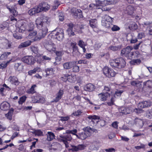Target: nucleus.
Wrapping results in <instances>:
<instances>
[{
    "label": "nucleus",
    "instance_id": "nucleus-1",
    "mask_svg": "<svg viewBox=\"0 0 152 152\" xmlns=\"http://www.w3.org/2000/svg\"><path fill=\"white\" fill-rule=\"evenodd\" d=\"M35 22L37 27L39 31L34 40H40L45 36L48 32V27L49 26L50 20L49 18L44 16L37 18Z\"/></svg>",
    "mask_w": 152,
    "mask_h": 152
},
{
    "label": "nucleus",
    "instance_id": "nucleus-2",
    "mask_svg": "<svg viewBox=\"0 0 152 152\" xmlns=\"http://www.w3.org/2000/svg\"><path fill=\"white\" fill-rule=\"evenodd\" d=\"M110 66L113 68L118 69L123 68L126 64V61L122 57L110 60Z\"/></svg>",
    "mask_w": 152,
    "mask_h": 152
},
{
    "label": "nucleus",
    "instance_id": "nucleus-3",
    "mask_svg": "<svg viewBox=\"0 0 152 152\" xmlns=\"http://www.w3.org/2000/svg\"><path fill=\"white\" fill-rule=\"evenodd\" d=\"M113 19L107 15L103 16L102 20V25L106 28H109L112 25Z\"/></svg>",
    "mask_w": 152,
    "mask_h": 152
},
{
    "label": "nucleus",
    "instance_id": "nucleus-4",
    "mask_svg": "<svg viewBox=\"0 0 152 152\" xmlns=\"http://www.w3.org/2000/svg\"><path fill=\"white\" fill-rule=\"evenodd\" d=\"M103 71L104 75L108 77H114L116 74V72L113 69L107 67H104Z\"/></svg>",
    "mask_w": 152,
    "mask_h": 152
},
{
    "label": "nucleus",
    "instance_id": "nucleus-5",
    "mask_svg": "<svg viewBox=\"0 0 152 152\" xmlns=\"http://www.w3.org/2000/svg\"><path fill=\"white\" fill-rule=\"evenodd\" d=\"M152 104V102L149 100H143L138 104L137 107L140 108H144L150 107Z\"/></svg>",
    "mask_w": 152,
    "mask_h": 152
},
{
    "label": "nucleus",
    "instance_id": "nucleus-6",
    "mask_svg": "<svg viewBox=\"0 0 152 152\" xmlns=\"http://www.w3.org/2000/svg\"><path fill=\"white\" fill-rule=\"evenodd\" d=\"M72 137L70 134L68 133H66L64 134V135H61L59 136V137L58 138V140L60 142H64V141L66 142L68 141H71L72 140Z\"/></svg>",
    "mask_w": 152,
    "mask_h": 152
},
{
    "label": "nucleus",
    "instance_id": "nucleus-7",
    "mask_svg": "<svg viewBox=\"0 0 152 152\" xmlns=\"http://www.w3.org/2000/svg\"><path fill=\"white\" fill-rule=\"evenodd\" d=\"M22 61L28 65H31L34 63V58L32 56H26L24 57L22 59Z\"/></svg>",
    "mask_w": 152,
    "mask_h": 152
},
{
    "label": "nucleus",
    "instance_id": "nucleus-8",
    "mask_svg": "<svg viewBox=\"0 0 152 152\" xmlns=\"http://www.w3.org/2000/svg\"><path fill=\"white\" fill-rule=\"evenodd\" d=\"M45 47L47 50L51 52H54L56 49V45L51 42L46 43Z\"/></svg>",
    "mask_w": 152,
    "mask_h": 152
},
{
    "label": "nucleus",
    "instance_id": "nucleus-9",
    "mask_svg": "<svg viewBox=\"0 0 152 152\" xmlns=\"http://www.w3.org/2000/svg\"><path fill=\"white\" fill-rule=\"evenodd\" d=\"M133 49L132 47L127 46L126 48H123L121 51V55L128 58L131 51Z\"/></svg>",
    "mask_w": 152,
    "mask_h": 152
},
{
    "label": "nucleus",
    "instance_id": "nucleus-10",
    "mask_svg": "<svg viewBox=\"0 0 152 152\" xmlns=\"http://www.w3.org/2000/svg\"><path fill=\"white\" fill-rule=\"evenodd\" d=\"M133 108L132 107H122L119 109V111L125 114L132 113L133 111Z\"/></svg>",
    "mask_w": 152,
    "mask_h": 152
},
{
    "label": "nucleus",
    "instance_id": "nucleus-11",
    "mask_svg": "<svg viewBox=\"0 0 152 152\" xmlns=\"http://www.w3.org/2000/svg\"><path fill=\"white\" fill-rule=\"evenodd\" d=\"M95 1L96 2L95 5L97 7L100 6L111 4L113 3V2L111 0H104L103 1H102L99 0H95Z\"/></svg>",
    "mask_w": 152,
    "mask_h": 152
},
{
    "label": "nucleus",
    "instance_id": "nucleus-12",
    "mask_svg": "<svg viewBox=\"0 0 152 152\" xmlns=\"http://www.w3.org/2000/svg\"><path fill=\"white\" fill-rule=\"evenodd\" d=\"M38 7L39 9L40 10V12L42 11H47L50 9V5L48 3L44 2L40 3Z\"/></svg>",
    "mask_w": 152,
    "mask_h": 152
},
{
    "label": "nucleus",
    "instance_id": "nucleus-13",
    "mask_svg": "<svg viewBox=\"0 0 152 152\" xmlns=\"http://www.w3.org/2000/svg\"><path fill=\"white\" fill-rule=\"evenodd\" d=\"M0 42L2 44V47L3 48H9L11 47V43L7 39H3L1 40Z\"/></svg>",
    "mask_w": 152,
    "mask_h": 152
},
{
    "label": "nucleus",
    "instance_id": "nucleus-14",
    "mask_svg": "<svg viewBox=\"0 0 152 152\" xmlns=\"http://www.w3.org/2000/svg\"><path fill=\"white\" fill-rule=\"evenodd\" d=\"M83 130V132L80 133L78 135H76V136L77 138L82 140H85L89 135V133L88 132L86 131L85 128H84Z\"/></svg>",
    "mask_w": 152,
    "mask_h": 152
},
{
    "label": "nucleus",
    "instance_id": "nucleus-15",
    "mask_svg": "<svg viewBox=\"0 0 152 152\" xmlns=\"http://www.w3.org/2000/svg\"><path fill=\"white\" fill-rule=\"evenodd\" d=\"M69 28L66 30L67 33L69 36H72L75 35L73 30L74 25L72 23H70L68 25Z\"/></svg>",
    "mask_w": 152,
    "mask_h": 152
},
{
    "label": "nucleus",
    "instance_id": "nucleus-16",
    "mask_svg": "<svg viewBox=\"0 0 152 152\" xmlns=\"http://www.w3.org/2000/svg\"><path fill=\"white\" fill-rule=\"evenodd\" d=\"M110 96V94L108 92H103L98 94L100 100L102 101H106Z\"/></svg>",
    "mask_w": 152,
    "mask_h": 152
},
{
    "label": "nucleus",
    "instance_id": "nucleus-17",
    "mask_svg": "<svg viewBox=\"0 0 152 152\" xmlns=\"http://www.w3.org/2000/svg\"><path fill=\"white\" fill-rule=\"evenodd\" d=\"M56 38L59 41L62 40L64 38V31L62 29H61L55 34Z\"/></svg>",
    "mask_w": 152,
    "mask_h": 152
},
{
    "label": "nucleus",
    "instance_id": "nucleus-18",
    "mask_svg": "<svg viewBox=\"0 0 152 152\" xmlns=\"http://www.w3.org/2000/svg\"><path fill=\"white\" fill-rule=\"evenodd\" d=\"M44 101V98L40 95H36L34 97L32 100L34 103H43Z\"/></svg>",
    "mask_w": 152,
    "mask_h": 152
},
{
    "label": "nucleus",
    "instance_id": "nucleus-19",
    "mask_svg": "<svg viewBox=\"0 0 152 152\" xmlns=\"http://www.w3.org/2000/svg\"><path fill=\"white\" fill-rule=\"evenodd\" d=\"M84 89L89 92L93 91L95 88V86L92 83H88L84 87Z\"/></svg>",
    "mask_w": 152,
    "mask_h": 152
},
{
    "label": "nucleus",
    "instance_id": "nucleus-20",
    "mask_svg": "<svg viewBox=\"0 0 152 152\" xmlns=\"http://www.w3.org/2000/svg\"><path fill=\"white\" fill-rule=\"evenodd\" d=\"M9 80L12 84H14L16 86L18 85L20 83L18 81V78L15 76L10 77Z\"/></svg>",
    "mask_w": 152,
    "mask_h": 152
},
{
    "label": "nucleus",
    "instance_id": "nucleus-21",
    "mask_svg": "<svg viewBox=\"0 0 152 152\" xmlns=\"http://www.w3.org/2000/svg\"><path fill=\"white\" fill-rule=\"evenodd\" d=\"M40 10L39 9L38 6L35 7L34 8L29 10L28 11V13L30 15H33L39 12Z\"/></svg>",
    "mask_w": 152,
    "mask_h": 152
},
{
    "label": "nucleus",
    "instance_id": "nucleus-22",
    "mask_svg": "<svg viewBox=\"0 0 152 152\" xmlns=\"http://www.w3.org/2000/svg\"><path fill=\"white\" fill-rule=\"evenodd\" d=\"M31 42L29 40L22 42L19 45L18 48L19 49H22L24 48L27 47L31 45Z\"/></svg>",
    "mask_w": 152,
    "mask_h": 152
},
{
    "label": "nucleus",
    "instance_id": "nucleus-23",
    "mask_svg": "<svg viewBox=\"0 0 152 152\" xmlns=\"http://www.w3.org/2000/svg\"><path fill=\"white\" fill-rule=\"evenodd\" d=\"M10 107V104L7 102H4L0 105V107L1 110L5 111L8 110Z\"/></svg>",
    "mask_w": 152,
    "mask_h": 152
},
{
    "label": "nucleus",
    "instance_id": "nucleus-24",
    "mask_svg": "<svg viewBox=\"0 0 152 152\" xmlns=\"http://www.w3.org/2000/svg\"><path fill=\"white\" fill-rule=\"evenodd\" d=\"M145 85L147 87V91L149 93L152 92V81H147Z\"/></svg>",
    "mask_w": 152,
    "mask_h": 152
},
{
    "label": "nucleus",
    "instance_id": "nucleus-25",
    "mask_svg": "<svg viewBox=\"0 0 152 152\" xmlns=\"http://www.w3.org/2000/svg\"><path fill=\"white\" fill-rule=\"evenodd\" d=\"M72 14L73 15L77 17V15L78 13L81 14L82 13L81 10L79 9H76L75 8H72L71 10Z\"/></svg>",
    "mask_w": 152,
    "mask_h": 152
},
{
    "label": "nucleus",
    "instance_id": "nucleus-26",
    "mask_svg": "<svg viewBox=\"0 0 152 152\" xmlns=\"http://www.w3.org/2000/svg\"><path fill=\"white\" fill-rule=\"evenodd\" d=\"M51 147L54 150H58L61 148V145L57 142H54L52 143Z\"/></svg>",
    "mask_w": 152,
    "mask_h": 152
},
{
    "label": "nucleus",
    "instance_id": "nucleus-27",
    "mask_svg": "<svg viewBox=\"0 0 152 152\" xmlns=\"http://www.w3.org/2000/svg\"><path fill=\"white\" fill-rule=\"evenodd\" d=\"M73 66V63L72 62H66L63 64L64 68L66 69H71Z\"/></svg>",
    "mask_w": 152,
    "mask_h": 152
},
{
    "label": "nucleus",
    "instance_id": "nucleus-28",
    "mask_svg": "<svg viewBox=\"0 0 152 152\" xmlns=\"http://www.w3.org/2000/svg\"><path fill=\"white\" fill-rule=\"evenodd\" d=\"M134 124L137 126H142L143 125V121L141 119L136 118L134 120Z\"/></svg>",
    "mask_w": 152,
    "mask_h": 152
},
{
    "label": "nucleus",
    "instance_id": "nucleus-29",
    "mask_svg": "<svg viewBox=\"0 0 152 152\" xmlns=\"http://www.w3.org/2000/svg\"><path fill=\"white\" fill-rule=\"evenodd\" d=\"M64 77H65V79L64 80V81H66L67 80L71 83L74 81L73 80V78L72 76L70 75H68V74H65L64 75V76L62 77L63 78Z\"/></svg>",
    "mask_w": 152,
    "mask_h": 152
},
{
    "label": "nucleus",
    "instance_id": "nucleus-30",
    "mask_svg": "<svg viewBox=\"0 0 152 152\" xmlns=\"http://www.w3.org/2000/svg\"><path fill=\"white\" fill-rule=\"evenodd\" d=\"M139 53L137 51L135 52L131 51L128 58L131 59L132 58H138L139 57Z\"/></svg>",
    "mask_w": 152,
    "mask_h": 152
},
{
    "label": "nucleus",
    "instance_id": "nucleus-31",
    "mask_svg": "<svg viewBox=\"0 0 152 152\" xmlns=\"http://www.w3.org/2000/svg\"><path fill=\"white\" fill-rule=\"evenodd\" d=\"M27 23H22L19 28V32L22 33L24 31H27Z\"/></svg>",
    "mask_w": 152,
    "mask_h": 152
},
{
    "label": "nucleus",
    "instance_id": "nucleus-32",
    "mask_svg": "<svg viewBox=\"0 0 152 152\" xmlns=\"http://www.w3.org/2000/svg\"><path fill=\"white\" fill-rule=\"evenodd\" d=\"M64 94L63 90L60 89L57 94V96L55 100L56 102H57L61 99Z\"/></svg>",
    "mask_w": 152,
    "mask_h": 152
},
{
    "label": "nucleus",
    "instance_id": "nucleus-33",
    "mask_svg": "<svg viewBox=\"0 0 152 152\" xmlns=\"http://www.w3.org/2000/svg\"><path fill=\"white\" fill-rule=\"evenodd\" d=\"M97 20L96 19H91L89 20V24L92 28H95L97 26Z\"/></svg>",
    "mask_w": 152,
    "mask_h": 152
},
{
    "label": "nucleus",
    "instance_id": "nucleus-34",
    "mask_svg": "<svg viewBox=\"0 0 152 152\" xmlns=\"http://www.w3.org/2000/svg\"><path fill=\"white\" fill-rule=\"evenodd\" d=\"M137 24L134 22H131L129 26V28L131 30H134L137 29Z\"/></svg>",
    "mask_w": 152,
    "mask_h": 152
},
{
    "label": "nucleus",
    "instance_id": "nucleus-35",
    "mask_svg": "<svg viewBox=\"0 0 152 152\" xmlns=\"http://www.w3.org/2000/svg\"><path fill=\"white\" fill-rule=\"evenodd\" d=\"M13 111L14 109L13 108H11L9 111L8 113L5 114V116L8 119L10 120L12 119V115Z\"/></svg>",
    "mask_w": 152,
    "mask_h": 152
},
{
    "label": "nucleus",
    "instance_id": "nucleus-36",
    "mask_svg": "<svg viewBox=\"0 0 152 152\" xmlns=\"http://www.w3.org/2000/svg\"><path fill=\"white\" fill-rule=\"evenodd\" d=\"M54 135L52 132H48L47 134V140L48 141H51L54 138Z\"/></svg>",
    "mask_w": 152,
    "mask_h": 152
},
{
    "label": "nucleus",
    "instance_id": "nucleus-37",
    "mask_svg": "<svg viewBox=\"0 0 152 152\" xmlns=\"http://www.w3.org/2000/svg\"><path fill=\"white\" fill-rule=\"evenodd\" d=\"M78 45L83 49V52L84 53L86 51L85 46L86 45L85 43L82 40H80L78 42Z\"/></svg>",
    "mask_w": 152,
    "mask_h": 152
},
{
    "label": "nucleus",
    "instance_id": "nucleus-38",
    "mask_svg": "<svg viewBox=\"0 0 152 152\" xmlns=\"http://www.w3.org/2000/svg\"><path fill=\"white\" fill-rule=\"evenodd\" d=\"M14 67L16 70L19 71L22 70L23 69V65L21 64V63H15Z\"/></svg>",
    "mask_w": 152,
    "mask_h": 152
},
{
    "label": "nucleus",
    "instance_id": "nucleus-39",
    "mask_svg": "<svg viewBox=\"0 0 152 152\" xmlns=\"http://www.w3.org/2000/svg\"><path fill=\"white\" fill-rule=\"evenodd\" d=\"M134 7L131 5H129L126 8V10L128 14L130 15H131L134 12Z\"/></svg>",
    "mask_w": 152,
    "mask_h": 152
},
{
    "label": "nucleus",
    "instance_id": "nucleus-40",
    "mask_svg": "<svg viewBox=\"0 0 152 152\" xmlns=\"http://www.w3.org/2000/svg\"><path fill=\"white\" fill-rule=\"evenodd\" d=\"M54 70L53 68H48L45 69V72L47 75H52L53 73Z\"/></svg>",
    "mask_w": 152,
    "mask_h": 152
},
{
    "label": "nucleus",
    "instance_id": "nucleus-41",
    "mask_svg": "<svg viewBox=\"0 0 152 152\" xmlns=\"http://www.w3.org/2000/svg\"><path fill=\"white\" fill-rule=\"evenodd\" d=\"M11 54L10 52H5L2 54L0 56V60H3L6 59L8 56Z\"/></svg>",
    "mask_w": 152,
    "mask_h": 152
},
{
    "label": "nucleus",
    "instance_id": "nucleus-42",
    "mask_svg": "<svg viewBox=\"0 0 152 152\" xmlns=\"http://www.w3.org/2000/svg\"><path fill=\"white\" fill-rule=\"evenodd\" d=\"M26 27L27 31H32L34 29V26L33 23H27Z\"/></svg>",
    "mask_w": 152,
    "mask_h": 152
},
{
    "label": "nucleus",
    "instance_id": "nucleus-43",
    "mask_svg": "<svg viewBox=\"0 0 152 152\" xmlns=\"http://www.w3.org/2000/svg\"><path fill=\"white\" fill-rule=\"evenodd\" d=\"M85 130L86 131L88 132V133L89 134V135L92 132H95L96 133L98 132V131L97 129L93 128H91L89 127L85 128Z\"/></svg>",
    "mask_w": 152,
    "mask_h": 152
},
{
    "label": "nucleus",
    "instance_id": "nucleus-44",
    "mask_svg": "<svg viewBox=\"0 0 152 152\" xmlns=\"http://www.w3.org/2000/svg\"><path fill=\"white\" fill-rule=\"evenodd\" d=\"M36 86V85H34L31 87V88L27 91V92L28 94H33L35 92L34 88Z\"/></svg>",
    "mask_w": 152,
    "mask_h": 152
},
{
    "label": "nucleus",
    "instance_id": "nucleus-45",
    "mask_svg": "<svg viewBox=\"0 0 152 152\" xmlns=\"http://www.w3.org/2000/svg\"><path fill=\"white\" fill-rule=\"evenodd\" d=\"M60 5V2L58 1L57 0H55L54 2V5L53 7V9L54 10L56 9Z\"/></svg>",
    "mask_w": 152,
    "mask_h": 152
},
{
    "label": "nucleus",
    "instance_id": "nucleus-46",
    "mask_svg": "<svg viewBox=\"0 0 152 152\" xmlns=\"http://www.w3.org/2000/svg\"><path fill=\"white\" fill-rule=\"evenodd\" d=\"M88 118L91 120V121L94 123V121L96 119H99V117L96 115H89L88 117Z\"/></svg>",
    "mask_w": 152,
    "mask_h": 152
},
{
    "label": "nucleus",
    "instance_id": "nucleus-47",
    "mask_svg": "<svg viewBox=\"0 0 152 152\" xmlns=\"http://www.w3.org/2000/svg\"><path fill=\"white\" fill-rule=\"evenodd\" d=\"M142 108H140L138 107V108H133V112L136 113L137 114H140L143 112V110H142Z\"/></svg>",
    "mask_w": 152,
    "mask_h": 152
},
{
    "label": "nucleus",
    "instance_id": "nucleus-48",
    "mask_svg": "<svg viewBox=\"0 0 152 152\" xmlns=\"http://www.w3.org/2000/svg\"><path fill=\"white\" fill-rule=\"evenodd\" d=\"M31 49L32 51L35 54H37L38 52L39 49L38 47L35 46H31Z\"/></svg>",
    "mask_w": 152,
    "mask_h": 152
},
{
    "label": "nucleus",
    "instance_id": "nucleus-49",
    "mask_svg": "<svg viewBox=\"0 0 152 152\" xmlns=\"http://www.w3.org/2000/svg\"><path fill=\"white\" fill-rule=\"evenodd\" d=\"M34 134L36 135L41 136L43 135V132L39 129L35 130L34 132Z\"/></svg>",
    "mask_w": 152,
    "mask_h": 152
},
{
    "label": "nucleus",
    "instance_id": "nucleus-50",
    "mask_svg": "<svg viewBox=\"0 0 152 152\" xmlns=\"http://www.w3.org/2000/svg\"><path fill=\"white\" fill-rule=\"evenodd\" d=\"M13 35L15 38L18 39H21L23 38L22 36L18 33H15L13 34Z\"/></svg>",
    "mask_w": 152,
    "mask_h": 152
},
{
    "label": "nucleus",
    "instance_id": "nucleus-51",
    "mask_svg": "<svg viewBox=\"0 0 152 152\" xmlns=\"http://www.w3.org/2000/svg\"><path fill=\"white\" fill-rule=\"evenodd\" d=\"M77 132V130L76 129H74L73 130H67L66 131V133H68L69 134H72L73 135H75L76 136V134Z\"/></svg>",
    "mask_w": 152,
    "mask_h": 152
},
{
    "label": "nucleus",
    "instance_id": "nucleus-52",
    "mask_svg": "<svg viewBox=\"0 0 152 152\" xmlns=\"http://www.w3.org/2000/svg\"><path fill=\"white\" fill-rule=\"evenodd\" d=\"M26 97L25 96H23L20 98L19 100L18 101V103L19 104H22V103L24 102L26 99Z\"/></svg>",
    "mask_w": 152,
    "mask_h": 152
},
{
    "label": "nucleus",
    "instance_id": "nucleus-53",
    "mask_svg": "<svg viewBox=\"0 0 152 152\" xmlns=\"http://www.w3.org/2000/svg\"><path fill=\"white\" fill-rule=\"evenodd\" d=\"M41 59L42 61H49L51 60V58L45 55H42L41 56Z\"/></svg>",
    "mask_w": 152,
    "mask_h": 152
},
{
    "label": "nucleus",
    "instance_id": "nucleus-54",
    "mask_svg": "<svg viewBox=\"0 0 152 152\" xmlns=\"http://www.w3.org/2000/svg\"><path fill=\"white\" fill-rule=\"evenodd\" d=\"M146 115L147 117L151 119L152 118V111L149 110L146 112Z\"/></svg>",
    "mask_w": 152,
    "mask_h": 152
},
{
    "label": "nucleus",
    "instance_id": "nucleus-55",
    "mask_svg": "<svg viewBox=\"0 0 152 152\" xmlns=\"http://www.w3.org/2000/svg\"><path fill=\"white\" fill-rule=\"evenodd\" d=\"M37 33L36 31H34L30 32L28 36V38L29 39H31L33 38L37 34Z\"/></svg>",
    "mask_w": 152,
    "mask_h": 152
},
{
    "label": "nucleus",
    "instance_id": "nucleus-56",
    "mask_svg": "<svg viewBox=\"0 0 152 152\" xmlns=\"http://www.w3.org/2000/svg\"><path fill=\"white\" fill-rule=\"evenodd\" d=\"M98 123V124L102 127L104 126L105 125V121L103 120H100L96 121Z\"/></svg>",
    "mask_w": 152,
    "mask_h": 152
},
{
    "label": "nucleus",
    "instance_id": "nucleus-57",
    "mask_svg": "<svg viewBox=\"0 0 152 152\" xmlns=\"http://www.w3.org/2000/svg\"><path fill=\"white\" fill-rule=\"evenodd\" d=\"M114 97H113V96H112V97H111V98L110 102H107V103L108 106H112L114 104Z\"/></svg>",
    "mask_w": 152,
    "mask_h": 152
},
{
    "label": "nucleus",
    "instance_id": "nucleus-58",
    "mask_svg": "<svg viewBox=\"0 0 152 152\" xmlns=\"http://www.w3.org/2000/svg\"><path fill=\"white\" fill-rule=\"evenodd\" d=\"M145 36V33L144 32H142L138 33L137 36V37L138 39H141L142 38L144 37Z\"/></svg>",
    "mask_w": 152,
    "mask_h": 152
},
{
    "label": "nucleus",
    "instance_id": "nucleus-59",
    "mask_svg": "<svg viewBox=\"0 0 152 152\" xmlns=\"http://www.w3.org/2000/svg\"><path fill=\"white\" fill-rule=\"evenodd\" d=\"M72 54L73 56L76 57H79L80 56V53L78 50L73 51Z\"/></svg>",
    "mask_w": 152,
    "mask_h": 152
},
{
    "label": "nucleus",
    "instance_id": "nucleus-60",
    "mask_svg": "<svg viewBox=\"0 0 152 152\" xmlns=\"http://www.w3.org/2000/svg\"><path fill=\"white\" fill-rule=\"evenodd\" d=\"M89 148L91 150L97 151L98 150L99 147L96 146L94 145H91L90 146Z\"/></svg>",
    "mask_w": 152,
    "mask_h": 152
},
{
    "label": "nucleus",
    "instance_id": "nucleus-61",
    "mask_svg": "<svg viewBox=\"0 0 152 152\" xmlns=\"http://www.w3.org/2000/svg\"><path fill=\"white\" fill-rule=\"evenodd\" d=\"M71 46H72L73 48V51L78 50V48L76 45V44L75 43H71Z\"/></svg>",
    "mask_w": 152,
    "mask_h": 152
},
{
    "label": "nucleus",
    "instance_id": "nucleus-62",
    "mask_svg": "<svg viewBox=\"0 0 152 152\" xmlns=\"http://www.w3.org/2000/svg\"><path fill=\"white\" fill-rule=\"evenodd\" d=\"M7 8L9 10L11 13L13 14V15H15V13L16 12V11L13 8L7 7Z\"/></svg>",
    "mask_w": 152,
    "mask_h": 152
},
{
    "label": "nucleus",
    "instance_id": "nucleus-63",
    "mask_svg": "<svg viewBox=\"0 0 152 152\" xmlns=\"http://www.w3.org/2000/svg\"><path fill=\"white\" fill-rule=\"evenodd\" d=\"M120 29V28L118 26L114 25L111 28V30L113 31H117Z\"/></svg>",
    "mask_w": 152,
    "mask_h": 152
},
{
    "label": "nucleus",
    "instance_id": "nucleus-64",
    "mask_svg": "<svg viewBox=\"0 0 152 152\" xmlns=\"http://www.w3.org/2000/svg\"><path fill=\"white\" fill-rule=\"evenodd\" d=\"M86 146L83 144H80L77 145L78 151L82 150L85 149Z\"/></svg>",
    "mask_w": 152,
    "mask_h": 152
}]
</instances>
